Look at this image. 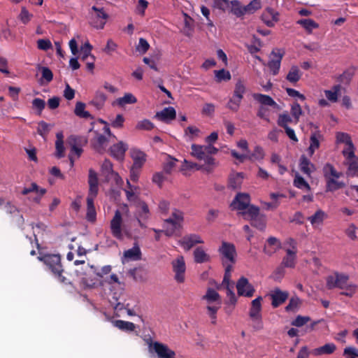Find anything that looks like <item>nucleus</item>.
Segmentation results:
<instances>
[{
    "label": "nucleus",
    "mask_w": 358,
    "mask_h": 358,
    "mask_svg": "<svg viewBox=\"0 0 358 358\" xmlns=\"http://www.w3.org/2000/svg\"><path fill=\"white\" fill-rule=\"evenodd\" d=\"M37 259L45 265L47 269L59 282L66 283V278L63 275L64 270L59 254H40Z\"/></svg>",
    "instance_id": "nucleus-1"
},
{
    "label": "nucleus",
    "mask_w": 358,
    "mask_h": 358,
    "mask_svg": "<svg viewBox=\"0 0 358 358\" xmlns=\"http://www.w3.org/2000/svg\"><path fill=\"white\" fill-rule=\"evenodd\" d=\"M92 131L95 134L94 148L97 152H102L105 150L108 143L105 134H106L108 136H112L108 124L103 120L99 119L94 122H91Z\"/></svg>",
    "instance_id": "nucleus-2"
},
{
    "label": "nucleus",
    "mask_w": 358,
    "mask_h": 358,
    "mask_svg": "<svg viewBox=\"0 0 358 358\" xmlns=\"http://www.w3.org/2000/svg\"><path fill=\"white\" fill-rule=\"evenodd\" d=\"M191 155L199 160H203L205 165L208 166H215V159L212 157L215 155L218 150L212 145H199L192 144L191 146Z\"/></svg>",
    "instance_id": "nucleus-3"
},
{
    "label": "nucleus",
    "mask_w": 358,
    "mask_h": 358,
    "mask_svg": "<svg viewBox=\"0 0 358 358\" xmlns=\"http://www.w3.org/2000/svg\"><path fill=\"white\" fill-rule=\"evenodd\" d=\"M246 220H250L252 227L260 231H264L266 227V217L259 213V208L255 206H251L246 211L239 213Z\"/></svg>",
    "instance_id": "nucleus-4"
},
{
    "label": "nucleus",
    "mask_w": 358,
    "mask_h": 358,
    "mask_svg": "<svg viewBox=\"0 0 358 358\" xmlns=\"http://www.w3.org/2000/svg\"><path fill=\"white\" fill-rule=\"evenodd\" d=\"M184 220L183 213L178 209H174L169 218L164 220L165 229L163 231L167 236L173 235L176 231L182 228Z\"/></svg>",
    "instance_id": "nucleus-5"
},
{
    "label": "nucleus",
    "mask_w": 358,
    "mask_h": 358,
    "mask_svg": "<svg viewBox=\"0 0 358 358\" xmlns=\"http://www.w3.org/2000/svg\"><path fill=\"white\" fill-rule=\"evenodd\" d=\"M349 277L347 275L335 273L327 278V287L331 289L336 287L345 289L348 285Z\"/></svg>",
    "instance_id": "nucleus-6"
},
{
    "label": "nucleus",
    "mask_w": 358,
    "mask_h": 358,
    "mask_svg": "<svg viewBox=\"0 0 358 358\" xmlns=\"http://www.w3.org/2000/svg\"><path fill=\"white\" fill-rule=\"evenodd\" d=\"M91 18L92 19L93 26L96 29H103L106 19L107 13L103 10V8L93 6L91 8Z\"/></svg>",
    "instance_id": "nucleus-7"
},
{
    "label": "nucleus",
    "mask_w": 358,
    "mask_h": 358,
    "mask_svg": "<svg viewBox=\"0 0 358 358\" xmlns=\"http://www.w3.org/2000/svg\"><path fill=\"white\" fill-rule=\"evenodd\" d=\"M222 255V259L234 264L236 262V250L234 245L228 242L223 241L221 247L218 250Z\"/></svg>",
    "instance_id": "nucleus-8"
},
{
    "label": "nucleus",
    "mask_w": 358,
    "mask_h": 358,
    "mask_svg": "<svg viewBox=\"0 0 358 358\" xmlns=\"http://www.w3.org/2000/svg\"><path fill=\"white\" fill-rule=\"evenodd\" d=\"M236 287L238 296L245 297H252L254 295L255 289L249 280L244 276L241 277L236 284Z\"/></svg>",
    "instance_id": "nucleus-9"
},
{
    "label": "nucleus",
    "mask_w": 358,
    "mask_h": 358,
    "mask_svg": "<svg viewBox=\"0 0 358 358\" xmlns=\"http://www.w3.org/2000/svg\"><path fill=\"white\" fill-rule=\"evenodd\" d=\"M250 205V196L245 193H238L231 203V207L235 210L246 211Z\"/></svg>",
    "instance_id": "nucleus-10"
},
{
    "label": "nucleus",
    "mask_w": 358,
    "mask_h": 358,
    "mask_svg": "<svg viewBox=\"0 0 358 358\" xmlns=\"http://www.w3.org/2000/svg\"><path fill=\"white\" fill-rule=\"evenodd\" d=\"M173 269L175 272V279L178 282H182L185 280V264L182 256H179L172 262Z\"/></svg>",
    "instance_id": "nucleus-11"
},
{
    "label": "nucleus",
    "mask_w": 358,
    "mask_h": 358,
    "mask_svg": "<svg viewBox=\"0 0 358 358\" xmlns=\"http://www.w3.org/2000/svg\"><path fill=\"white\" fill-rule=\"evenodd\" d=\"M178 243L186 251H189L194 245L203 243V241L199 235L190 234L185 236Z\"/></svg>",
    "instance_id": "nucleus-12"
},
{
    "label": "nucleus",
    "mask_w": 358,
    "mask_h": 358,
    "mask_svg": "<svg viewBox=\"0 0 358 358\" xmlns=\"http://www.w3.org/2000/svg\"><path fill=\"white\" fill-rule=\"evenodd\" d=\"M282 57L283 52L278 49L273 50L270 55V60L268 66L274 75L277 74L279 71Z\"/></svg>",
    "instance_id": "nucleus-13"
},
{
    "label": "nucleus",
    "mask_w": 358,
    "mask_h": 358,
    "mask_svg": "<svg viewBox=\"0 0 358 358\" xmlns=\"http://www.w3.org/2000/svg\"><path fill=\"white\" fill-rule=\"evenodd\" d=\"M128 149V145L122 141L114 144L110 148V154L117 160L122 161L124 159L125 152Z\"/></svg>",
    "instance_id": "nucleus-14"
},
{
    "label": "nucleus",
    "mask_w": 358,
    "mask_h": 358,
    "mask_svg": "<svg viewBox=\"0 0 358 358\" xmlns=\"http://www.w3.org/2000/svg\"><path fill=\"white\" fill-rule=\"evenodd\" d=\"M176 117V112L173 107L165 108L157 112L155 116V118L165 123H169L171 120H175Z\"/></svg>",
    "instance_id": "nucleus-15"
},
{
    "label": "nucleus",
    "mask_w": 358,
    "mask_h": 358,
    "mask_svg": "<svg viewBox=\"0 0 358 358\" xmlns=\"http://www.w3.org/2000/svg\"><path fill=\"white\" fill-rule=\"evenodd\" d=\"M278 16V12L271 8H267L262 15V20L268 27H272L279 20Z\"/></svg>",
    "instance_id": "nucleus-16"
},
{
    "label": "nucleus",
    "mask_w": 358,
    "mask_h": 358,
    "mask_svg": "<svg viewBox=\"0 0 358 358\" xmlns=\"http://www.w3.org/2000/svg\"><path fill=\"white\" fill-rule=\"evenodd\" d=\"M153 348L159 358H173L176 355L175 352L169 349L167 345L158 342L153 344Z\"/></svg>",
    "instance_id": "nucleus-17"
},
{
    "label": "nucleus",
    "mask_w": 358,
    "mask_h": 358,
    "mask_svg": "<svg viewBox=\"0 0 358 358\" xmlns=\"http://www.w3.org/2000/svg\"><path fill=\"white\" fill-rule=\"evenodd\" d=\"M272 299V306L276 308L283 303L288 298L289 294L287 292L281 291L279 288H275L270 294Z\"/></svg>",
    "instance_id": "nucleus-18"
},
{
    "label": "nucleus",
    "mask_w": 358,
    "mask_h": 358,
    "mask_svg": "<svg viewBox=\"0 0 358 358\" xmlns=\"http://www.w3.org/2000/svg\"><path fill=\"white\" fill-rule=\"evenodd\" d=\"M122 215L120 210H116L113 220L110 222V228L113 234L117 238L121 237Z\"/></svg>",
    "instance_id": "nucleus-19"
},
{
    "label": "nucleus",
    "mask_w": 358,
    "mask_h": 358,
    "mask_svg": "<svg viewBox=\"0 0 358 358\" xmlns=\"http://www.w3.org/2000/svg\"><path fill=\"white\" fill-rule=\"evenodd\" d=\"M262 297L259 296L257 299L252 300L251 302V308L250 310L249 315L252 320L262 317L260 312L262 310Z\"/></svg>",
    "instance_id": "nucleus-20"
},
{
    "label": "nucleus",
    "mask_w": 358,
    "mask_h": 358,
    "mask_svg": "<svg viewBox=\"0 0 358 358\" xmlns=\"http://www.w3.org/2000/svg\"><path fill=\"white\" fill-rule=\"evenodd\" d=\"M129 273L137 282H144L148 280V271L143 266L130 269Z\"/></svg>",
    "instance_id": "nucleus-21"
},
{
    "label": "nucleus",
    "mask_w": 358,
    "mask_h": 358,
    "mask_svg": "<svg viewBox=\"0 0 358 358\" xmlns=\"http://www.w3.org/2000/svg\"><path fill=\"white\" fill-rule=\"evenodd\" d=\"M202 299L206 300L208 303V306H211L213 303H216V306L221 305V297L220 294L213 289L208 288L205 295L202 296Z\"/></svg>",
    "instance_id": "nucleus-22"
},
{
    "label": "nucleus",
    "mask_w": 358,
    "mask_h": 358,
    "mask_svg": "<svg viewBox=\"0 0 358 358\" xmlns=\"http://www.w3.org/2000/svg\"><path fill=\"white\" fill-rule=\"evenodd\" d=\"M64 134L62 131H59L56 134L55 155L57 158L60 159L64 157Z\"/></svg>",
    "instance_id": "nucleus-23"
},
{
    "label": "nucleus",
    "mask_w": 358,
    "mask_h": 358,
    "mask_svg": "<svg viewBox=\"0 0 358 358\" xmlns=\"http://www.w3.org/2000/svg\"><path fill=\"white\" fill-rule=\"evenodd\" d=\"M234 283L231 280H229V282L224 283V281H222L220 288H223L226 289L227 291V296L229 297L228 303L235 305V303L237 301L236 296L235 295V293L234 292ZM220 289V287H218Z\"/></svg>",
    "instance_id": "nucleus-24"
},
{
    "label": "nucleus",
    "mask_w": 358,
    "mask_h": 358,
    "mask_svg": "<svg viewBox=\"0 0 358 358\" xmlns=\"http://www.w3.org/2000/svg\"><path fill=\"white\" fill-rule=\"evenodd\" d=\"M131 157L134 160V169H141L145 162V155L138 150H131Z\"/></svg>",
    "instance_id": "nucleus-25"
},
{
    "label": "nucleus",
    "mask_w": 358,
    "mask_h": 358,
    "mask_svg": "<svg viewBox=\"0 0 358 358\" xmlns=\"http://www.w3.org/2000/svg\"><path fill=\"white\" fill-rule=\"evenodd\" d=\"M141 250L137 246H135L131 249H129L124 252L123 257L122 259V264H125L127 260H138L141 259Z\"/></svg>",
    "instance_id": "nucleus-26"
},
{
    "label": "nucleus",
    "mask_w": 358,
    "mask_h": 358,
    "mask_svg": "<svg viewBox=\"0 0 358 358\" xmlns=\"http://www.w3.org/2000/svg\"><path fill=\"white\" fill-rule=\"evenodd\" d=\"M285 251L287 255L282 259V266L288 268L294 267L297 250H292L290 248H286Z\"/></svg>",
    "instance_id": "nucleus-27"
},
{
    "label": "nucleus",
    "mask_w": 358,
    "mask_h": 358,
    "mask_svg": "<svg viewBox=\"0 0 358 358\" xmlns=\"http://www.w3.org/2000/svg\"><path fill=\"white\" fill-rule=\"evenodd\" d=\"M299 166L301 171L308 176L316 169L315 165L305 155L301 157Z\"/></svg>",
    "instance_id": "nucleus-28"
},
{
    "label": "nucleus",
    "mask_w": 358,
    "mask_h": 358,
    "mask_svg": "<svg viewBox=\"0 0 358 358\" xmlns=\"http://www.w3.org/2000/svg\"><path fill=\"white\" fill-rule=\"evenodd\" d=\"M243 176L241 173L230 175L229 178L228 187L232 189H238L243 182Z\"/></svg>",
    "instance_id": "nucleus-29"
},
{
    "label": "nucleus",
    "mask_w": 358,
    "mask_h": 358,
    "mask_svg": "<svg viewBox=\"0 0 358 358\" xmlns=\"http://www.w3.org/2000/svg\"><path fill=\"white\" fill-rule=\"evenodd\" d=\"M337 141L339 143H345L349 146V157L354 155V145L350 139V136L346 133L338 132L336 134Z\"/></svg>",
    "instance_id": "nucleus-30"
},
{
    "label": "nucleus",
    "mask_w": 358,
    "mask_h": 358,
    "mask_svg": "<svg viewBox=\"0 0 358 358\" xmlns=\"http://www.w3.org/2000/svg\"><path fill=\"white\" fill-rule=\"evenodd\" d=\"M149 217V209L147 204L144 202L139 203V209L138 213V221L141 227H145L143 221Z\"/></svg>",
    "instance_id": "nucleus-31"
},
{
    "label": "nucleus",
    "mask_w": 358,
    "mask_h": 358,
    "mask_svg": "<svg viewBox=\"0 0 358 358\" xmlns=\"http://www.w3.org/2000/svg\"><path fill=\"white\" fill-rule=\"evenodd\" d=\"M228 9H230V12L238 17H241L245 15L244 12V6H242L241 2L238 0H233L230 1V6Z\"/></svg>",
    "instance_id": "nucleus-32"
},
{
    "label": "nucleus",
    "mask_w": 358,
    "mask_h": 358,
    "mask_svg": "<svg viewBox=\"0 0 358 358\" xmlns=\"http://www.w3.org/2000/svg\"><path fill=\"white\" fill-rule=\"evenodd\" d=\"M323 175L324 179L332 178H340L343 173L338 172L332 164L327 163L322 169Z\"/></svg>",
    "instance_id": "nucleus-33"
},
{
    "label": "nucleus",
    "mask_w": 358,
    "mask_h": 358,
    "mask_svg": "<svg viewBox=\"0 0 358 358\" xmlns=\"http://www.w3.org/2000/svg\"><path fill=\"white\" fill-rule=\"evenodd\" d=\"M338 178H332L325 179L327 191L334 192L345 186L344 182L338 181Z\"/></svg>",
    "instance_id": "nucleus-34"
},
{
    "label": "nucleus",
    "mask_w": 358,
    "mask_h": 358,
    "mask_svg": "<svg viewBox=\"0 0 358 358\" xmlns=\"http://www.w3.org/2000/svg\"><path fill=\"white\" fill-rule=\"evenodd\" d=\"M80 273V280H79V287L81 292V295L83 296L84 299L88 301L87 294L83 293L84 291H87L90 288L89 280L90 278L86 273Z\"/></svg>",
    "instance_id": "nucleus-35"
},
{
    "label": "nucleus",
    "mask_w": 358,
    "mask_h": 358,
    "mask_svg": "<svg viewBox=\"0 0 358 358\" xmlns=\"http://www.w3.org/2000/svg\"><path fill=\"white\" fill-rule=\"evenodd\" d=\"M336 349V347L334 343H327L322 347L314 349L313 350V354L316 356L322 355H330L332 354Z\"/></svg>",
    "instance_id": "nucleus-36"
},
{
    "label": "nucleus",
    "mask_w": 358,
    "mask_h": 358,
    "mask_svg": "<svg viewBox=\"0 0 358 358\" xmlns=\"http://www.w3.org/2000/svg\"><path fill=\"white\" fill-rule=\"evenodd\" d=\"M194 262L198 264L207 262L210 260V257L201 247L196 248L194 251Z\"/></svg>",
    "instance_id": "nucleus-37"
},
{
    "label": "nucleus",
    "mask_w": 358,
    "mask_h": 358,
    "mask_svg": "<svg viewBox=\"0 0 358 358\" xmlns=\"http://www.w3.org/2000/svg\"><path fill=\"white\" fill-rule=\"evenodd\" d=\"M341 88V85H336L332 87L331 90H325L324 94L327 99L331 102H336L338 101V93Z\"/></svg>",
    "instance_id": "nucleus-38"
},
{
    "label": "nucleus",
    "mask_w": 358,
    "mask_h": 358,
    "mask_svg": "<svg viewBox=\"0 0 358 358\" xmlns=\"http://www.w3.org/2000/svg\"><path fill=\"white\" fill-rule=\"evenodd\" d=\"M86 105L85 103L78 101L76 103L75 109H74V114L80 117V118H88L90 117V112L87 110H85Z\"/></svg>",
    "instance_id": "nucleus-39"
},
{
    "label": "nucleus",
    "mask_w": 358,
    "mask_h": 358,
    "mask_svg": "<svg viewBox=\"0 0 358 358\" xmlns=\"http://www.w3.org/2000/svg\"><path fill=\"white\" fill-rule=\"evenodd\" d=\"M113 324L119 329L125 331H133L136 328L135 324L134 323L123 320H115L113 321Z\"/></svg>",
    "instance_id": "nucleus-40"
},
{
    "label": "nucleus",
    "mask_w": 358,
    "mask_h": 358,
    "mask_svg": "<svg viewBox=\"0 0 358 358\" xmlns=\"http://www.w3.org/2000/svg\"><path fill=\"white\" fill-rule=\"evenodd\" d=\"M301 76V73L299 69L296 66H292L287 75V80L292 83H296L298 82Z\"/></svg>",
    "instance_id": "nucleus-41"
},
{
    "label": "nucleus",
    "mask_w": 358,
    "mask_h": 358,
    "mask_svg": "<svg viewBox=\"0 0 358 358\" xmlns=\"http://www.w3.org/2000/svg\"><path fill=\"white\" fill-rule=\"evenodd\" d=\"M321 137L320 134L313 133L311 134L310 138V145L308 149L310 156H312L315 152V150L320 147V140Z\"/></svg>",
    "instance_id": "nucleus-42"
},
{
    "label": "nucleus",
    "mask_w": 358,
    "mask_h": 358,
    "mask_svg": "<svg viewBox=\"0 0 358 358\" xmlns=\"http://www.w3.org/2000/svg\"><path fill=\"white\" fill-rule=\"evenodd\" d=\"M87 139L83 136L71 135L67 138L68 145H74L76 147H83L87 144Z\"/></svg>",
    "instance_id": "nucleus-43"
},
{
    "label": "nucleus",
    "mask_w": 358,
    "mask_h": 358,
    "mask_svg": "<svg viewBox=\"0 0 358 358\" xmlns=\"http://www.w3.org/2000/svg\"><path fill=\"white\" fill-rule=\"evenodd\" d=\"M253 98L259 101L260 103H262V105H264V106H275L276 105L275 102L273 101V99L268 96V95H264V94H253Z\"/></svg>",
    "instance_id": "nucleus-44"
},
{
    "label": "nucleus",
    "mask_w": 358,
    "mask_h": 358,
    "mask_svg": "<svg viewBox=\"0 0 358 358\" xmlns=\"http://www.w3.org/2000/svg\"><path fill=\"white\" fill-rule=\"evenodd\" d=\"M101 169L105 175L108 176L109 174H113L115 175L117 181L120 179L119 176L113 171V164L108 159L104 160L101 166Z\"/></svg>",
    "instance_id": "nucleus-45"
},
{
    "label": "nucleus",
    "mask_w": 358,
    "mask_h": 358,
    "mask_svg": "<svg viewBox=\"0 0 358 358\" xmlns=\"http://www.w3.org/2000/svg\"><path fill=\"white\" fill-rule=\"evenodd\" d=\"M298 23L303 26L308 33H311L313 29L318 27V24L311 19L300 20L298 21Z\"/></svg>",
    "instance_id": "nucleus-46"
},
{
    "label": "nucleus",
    "mask_w": 358,
    "mask_h": 358,
    "mask_svg": "<svg viewBox=\"0 0 358 358\" xmlns=\"http://www.w3.org/2000/svg\"><path fill=\"white\" fill-rule=\"evenodd\" d=\"M261 8V1L260 0H252L249 4L247 6H244V12L246 14H252L254 13L256 10Z\"/></svg>",
    "instance_id": "nucleus-47"
},
{
    "label": "nucleus",
    "mask_w": 358,
    "mask_h": 358,
    "mask_svg": "<svg viewBox=\"0 0 358 358\" xmlns=\"http://www.w3.org/2000/svg\"><path fill=\"white\" fill-rule=\"evenodd\" d=\"M325 217V213L321 210H317L313 215L308 217L310 223L313 225H318L320 224Z\"/></svg>",
    "instance_id": "nucleus-48"
},
{
    "label": "nucleus",
    "mask_w": 358,
    "mask_h": 358,
    "mask_svg": "<svg viewBox=\"0 0 358 358\" xmlns=\"http://www.w3.org/2000/svg\"><path fill=\"white\" fill-rule=\"evenodd\" d=\"M348 169L346 174L348 176H358V164L357 163V159H352L348 161Z\"/></svg>",
    "instance_id": "nucleus-49"
},
{
    "label": "nucleus",
    "mask_w": 358,
    "mask_h": 358,
    "mask_svg": "<svg viewBox=\"0 0 358 358\" xmlns=\"http://www.w3.org/2000/svg\"><path fill=\"white\" fill-rule=\"evenodd\" d=\"M71 147V152L69 155V158L71 163V166H73L74 159L73 155H76L77 157H79L83 152V147H76L74 145H69Z\"/></svg>",
    "instance_id": "nucleus-50"
},
{
    "label": "nucleus",
    "mask_w": 358,
    "mask_h": 358,
    "mask_svg": "<svg viewBox=\"0 0 358 358\" xmlns=\"http://www.w3.org/2000/svg\"><path fill=\"white\" fill-rule=\"evenodd\" d=\"M136 102V97L130 93L126 94L123 97H121L117 100L118 104L121 106H124L126 104L134 103Z\"/></svg>",
    "instance_id": "nucleus-51"
},
{
    "label": "nucleus",
    "mask_w": 358,
    "mask_h": 358,
    "mask_svg": "<svg viewBox=\"0 0 358 358\" xmlns=\"http://www.w3.org/2000/svg\"><path fill=\"white\" fill-rule=\"evenodd\" d=\"M245 92V87L241 80H238L235 85L234 96L241 99L243 98V94Z\"/></svg>",
    "instance_id": "nucleus-52"
},
{
    "label": "nucleus",
    "mask_w": 358,
    "mask_h": 358,
    "mask_svg": "<svg viewBox=\"0 0 358 358\" xmlns=\"http://www.w3.org/2000/svg\"><path fill=\"white\" fill-rule=\"evenodd\" d=\"M215 77L217 82H221L222 80H229L231 79V74L229 71L224 70V69L215 71Z\"/></svg>",
    "instance_id": "nucleus-53"
},
{
    "label": "nucleus",
    "mask_w": 358,
    "mask_h": 358,
    "mask_svg": "<svg viewBox=\"0 0 358 358\" xmlns=\"http://www.w3.org/2000/svg\"><path fill=\"white\" fill-rule=\"evenodd\" d=\"M241 100L242 99L233 96L227 103V107L231 110L236 112L239 108Z\"/></svg>",
    "instance_id": "nucleus-54"
},
{
    "label": "nucleus",
    "mask_w": 358,
    "mask_h": 358,
    "mask_svg": "<svg viewBox=\"0 0 358 358\" xmlns=\"http://www.w3.org/2000/svg\"><path fill=\"white\" fill-rule=\"evenodd\" d=\"M33 15L31 14L25 7L21 8L20 13L19 15V19L24 24H27L32 18Z\"/></svg>",
    "instance_id": "nucleus-55"
},
{
    "label": "nucleus",
    "mask_w": 358,
    "mask_h": 358,
    "mask_svg": "<svg viewBox=\"0 0 358 358\" xmlns=\"http://www.w3.org/2000/svg\"><path fill=\"white\" fill-rule=\"evenodd\" d=\"M292 122V119L287 113H282L278 116V124L283 128L288 127V123Z\"/></svg>",
    "instance_id": "nucleus-56"
},
{
    "label": "nucleus",
    "mask_w": 358,
    "mask_h": 358,
    "mask_svg": "<svg viewBox=\"0 0 358 358\" xmlns=\"http://www.w3.org/2000/svg\"><path fill=\"white\" fill-rule=\"evenodd\" d=\"M50 131V124L44 121H41L38 123V127L37 128L38 134L42 136L43 138H45L46 135Z\"/></svg>",
    "instance_id": "nucleus-57"
},
{
    "label": "nucleus",
    "mask_w": 358,
    "mask_h": 358,
    "mask_svg": "<svg viewBox=\"0 0 358 358\" xmlns=\"http://www.w3.org/2000/svg\"><path fill=\"white\" fill-rule=\"evenodd\" d=\"M106 100V96L103 93L98 92L96 94L95 99L93 101V105L96 108L97 110H99L103 106V103Z\"/></svg>",
    "instance_id": "nucleus-58"
},
{
    "label": "nucleus",
    "mask_w": 358,
    "mask_h": 358,
    "mask_svg": "<svg viewBox=\"0 0 358 358\" xmlns=\"http://www.w3.org/2000/svg\"><path fill=\"white\" fill-rule=\"evenodd\" d=\"M39 69L41 71V79H44L48 83H50L53 79V73L52 71L46 66H40Z\"/></svg>",
    "instance_id": "nucleus-59"
},
{
    "label": "nucleus",
    "mask_w": 358,
    "mask_h": 358,
    "mask_svg": "<svg viewBox=\"0 0 358 358\" xmlns=\"http://www.w3.org/2000/svg\"><path fill=\"white\" fill-rule=\"evenodd\" d=\"M301 303L300 299L298 297H292L289 300V304L286 306L287 311H296Z\"/></svg>",
    "instance_id": "nucleus-60"
},
{
    "label": "nucleus",
    "mask_w": 358,
    "mask_h": 358,
    "mask_svg": "<svg viewBox=\"0 0 358 358\" xmlns=\"http://www.w3.org/2000/svg\"><path fill=\"white\" fill-rule=\"evenodd\" d=\"M294 184L296 187H299V188H303V187H305L306 189H307L308 190H310V185L308 184V182L304 180L303 178H302L301 176H300L299 175H296L295 178H294Z\"/></svg>",
    "instance_id": "nucleus-61"
},
{
    "label": "nucleus",
    "mask_w": 358,
    "mask_h": 358,
    "mask_svg": "<svg viewBox=\"0 0 358 358\" xmlns=\"http://www.w3.org/2000/svg\"><path fill=\"white\" fill-rule=\"evenodd\" d=\"M310 320L308 316L298 315L294 320L292 322V325L295 327H302Z\"/></svg>",
    "instance_id": "nucleus-62"
},
{
    "label": "nucleus",
    "mask_w": 358,
    "mask_h": 358,
    "mask_svg": "<svg viewBox=\"0 0 358 358\" xmlns=\"http://www.w3.org/2000/svg\"><path fill=\"white\" fill-rule=\"evenodd\" d=\"M32 106L34 108L38 110V114L41 115L43 110L45 108V102L40 98H35L32 101Z\"/></svg>",
    "instance_id": "nucleus-63"
},
{
    "label": "nucleus",
    "mask_w": 358,
    "mask_h": 358,
    "mask_svg": "<svg viewBox=\"0 0 358 358\" xmlns=\"http://www.w3.org/2000/svg\"><path fill=\"white\" fill-rule=\"evenodd\" d=\"M149 47H150V45L148 43V41L145 39L141 38L139 39L138 44L136 46V49L138 52H139L142 54H145L149 49Z\"/></svg>",
    "instance_id": "nucleus-64"
}]
</instances>
